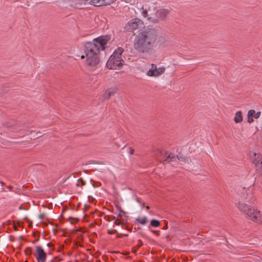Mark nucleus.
Listing matches in <instances>:
<instances>
[{
  "label": "nucleus",
  "mask_w": 262,
  "mask_h": 262,
  "mask_svg": "<svg viewBox=\"0 0 262 262\" xmlns=\"http://www.w3.org/2000/svg\"><path fill=\"white\" fill-rule=\"evenodd\" d=\"M110 40L108 35L101 36L93 39L92 42H85L79 44L74 52L76 57L81 59L86 58L85 63L89 68L96 67L100 62L99 55Z\"/></svg>",
  "instance_id": "1"
},
{
  "label": "nucleus",
  "mask_w": 262,
  "mask_h": 262,
  "mask_svg": "<svg viewBox=\"0 0 262 262\" xmlns=\"http://www.w3.org/2000/svg\"><path fill=\"white\" fill-rule=\"evenodd\" d=\"M156 35L154 30L148 29L139 33L135 37L134 46L139 52H148L156 40Z\"/></svg>",
  "instance_id": "2"
},
{
  "label": "nucleus",
  "mask_w": 262,
  "mask_h": 262,
  "mask_svg": "<svg viewBox=\"0 0 262 262\" xmlns=\"http://www.w3.org/2000/svg\"><path fill=\"white\" fill-rule=\"evenodd\" d=\"M124 52L123 48L118 47L109 57L106 62V66L110 69H120L123 66L124 61L122 58V54Z\"/></svg>",
  "instance_id": "3"
},
{
  "label": "nucleus",
  "mask_w": 262,
  "mask_h": 262,
  "mask_svg": "<svg viewBox=\"0 0 262 262\" xmlns=\"http://www.w3.org/2000/svg\"><path fill=\"white\" fill-rule=\"evenodd\" d=\"M168 13V11L165 9H161L158 10L156 12V15L157 18H155L152 16L148 17L147 11L143 10L142 12V15L144 17H147V19L150 22L155 23L158 21L159 20L164 19Z\"/></svg>",
  "instance_id": "4"
},
{
  "label": "nucleus",
  "mask_w": 262,
  "mask_h": 262,
  "mask_svg": "<svg viewBox=\"0 0 262 262\" xmlns=\"http://www.w3.org/2000/svg\"><path fill=\"white\" fill-rule=\"evenodd\" d=\"M165 71V68L164 67H157L155 64L152 63L146 74L148 76L157 77L161 75Z\"/></svg>",
  "instance_id": "5"
},
{
  "label": "nucleus",
  "mask_w": 262,
  "mask_h": 262,
  "mask_svg": "<svg viewBox=\"0 0 262 262\" xmlns=\"http://www.w3.org/2000/svg\"><path fill=\"white\" fill-rule=\"evenodd\" d=\"M252 163L255 165L256 169L259 170L262 174V155L260 153L251 151L249 154Z\"/></svg>",
  "instance_id": "6"
},
{
  "label": "nucleus",
  "mask_w": 262,
  "mask_h": 262,
  "mask_svg": "<svg viewBox=\"0 0 262 262\" xmlns=\"http://www.w3.org/2000/svg\"><path fill=\"white\" fill-rule=\"evenodd\" d=\"M142 24V20L138 18L132 19L125 26L124 30L126 32H133L141 26Z\"/></svg>",
  "instance_id": "7"
},
{
  "label": "nucleus",
  "mask_w": 262,
  "mask_h": 262,
  "mask_svg": "<svg viewBox=\"0 0 262 262\" xmlns=\"http://www.w3.org/2000/svg\"><path fill=\"white\" fill-rule=\"evenodd\" d=\"M247 217L256 223H262V212L254 208L248 213Z\"/></svg>",
  "instance_id": "8"
},
{
  "label": "nucleus",
  "mask_w": 262,
  "mask_h": 262,
  "mask_svg": "<svg viewBox=\"0 0 262 262\" xmlns=\"http://www.w3.org/2000/svg\"><path fill=\"white\" fill-rule=\"evenodd\" d=\"M161 154L163 155L164 158H165V160H169L170 161H175L177 160H178L180 161L188 163L189 161V159L187 157L183 156H180L179 157L178 156H175L173 154L168 155L166 151L163 150L161 151Z\"/></svg>",
  "instance_id": "9"
},
{
  "label": "nucleus",
  "mask_w": 262,
  "mask_h": 262,
  "mask_svg": "<svg viewBox=\"0 0 262 262\" xmlns=\"http://www.w3.org/2000/svg\"><path fill=\"white\" fill-rule=\"evenodd\" d=\"M36 252L34 256L37 262H46L47 259V253L40 246H37L35 247Z\"/></svg>",
  "instance_id": "10"
},
{
  "label": "nucleus",
  "mask_w": 262,
  "mask_h": 262,
  "mask_svg": "<svg viewBox=\"0 0 262 262\" xmlns=\"http://www.w3.org/2000/svg\"><path fill=\"white\" fill-rule=\"evenodd\" d=\"M261 112L260 111L256 112L254 110H250L247 114V121L249 123L253 122L254 119H257L260 117Z\"/></svg>",
  "instance_id": "11"
},
{
  "label": "nucleus",
  "mask_w": 262,
  "mask_h": 262,
  "mask_svg": "<svg viewBox=\"0 0 262 262\" xmlns=\"http://www.w3.org/2000/svg\"><path fill=\"white\" fill-rule=\"evenodd\" d=\"M237 208L241 212L248 216V213L250 211L252 207L245 203H239L237 205Z\"/></svg>",
  "instance_id": "12"
},
{
  "label": "nucleus",
  "mask_w": 262,
  "mask_h": 262,
  "mask_svg": "<svg viewBox=\"0 0 262 262\" xmlns=\"http://www.w3.org/2000/svg\"><path fill=\"white\" fill-rule=\"evenodd\" d=\"M243 120V116L241 111H238L235 113L234 121L235 123H240Z\"/></svg>",
  "instance_id": "13"
},
{
  "label": "nucleus",
  "mask_w": 262,
  "mask_h": 262,
  "mask_svg": "<svg viewBox=\"0 0 262 262\" xmlns=\"http://www.w3.org/2000/svg\"><path fill=\"white\" fill-rule=\"evenodd\" d=\"M93 1L94 0H82V2L80 3H76L75 7L77 8V9H81L82 6L86 3H90L93 5Z\"/></svg>",
  "instance_id": "14"
},
{
  "label": "nucleus",
  "mask_w": 262,
  "mask_h": 262,
  "mask_svg": "<svg viewBox=\"0 0 262 262\" xmlns=\"http://www.w3.org/2000/svg\"><path fill=\"white\" fill-rule=\"evenodd\" d=\"M107 3L106 2L105 0H94L93 1V5L95 6H101L107 5Z\"/></svg>",
  "instance_id": "15"
},
{
  "label": "nucleus",
  "mask_w": 262,
  "mask_h": 262,
  "mask_svg": "<svg viewBox=\"0 0 262 262\" xmlns=\"http://www.w3.org/2000/svg\"><path fill=\"white\" fill-rule=\"evenodd\" d=\"M137 222L142 225H145L148 222V218L146 216L139 217L136 219Z\"/></svg>",
  "instance_id": "16"
},
{
  "label": "nucleus",
  "mask_w": 262,
  "mask_h": 262,
  "mask_svg": "<svg viewBox=\"0 0 262 262\" xmlns=\"http://www.w3.org/2000/svg\"><path fill=\"white\" fill-rule=\"evenodd\" d=\"M160 223L158 220H152L150 221V225L154 227H158L160 226Z\"/></svg>",
  "instance_id": "17"
},
{
  "label": "nucleus",
  "mask_w": 262,
  "mask_h": 262,
  "mask_svg": "<svg viewBox=\"0 0 262 262\" xmlns=\"http://www.w3.org/2000/svg\"><path fill=\"white\" fill-rule=\"evenodd\" d=\"M82 2V0H74L73 2V4H71V6L75 7V8H77L75 7V5L76 3L79 4L80 3Z\"/></svg>",
  "instance_id": "18"
},
{
  "label": "nucleus",
  "mask_w": 262,
  "mask_h": 262,
  "mask_svg": "<svg viewBox=\"0 0 262 262\" xmlns=\"http://www.w3.org/2000/svg\"><path fill=\"white\" fill-rule=\"evenodd\" d=\"M112 93V89H108L106 92V94L107 95V97H110Z\"/></svg>",
  "instance_id": "19"
},
{
  "label": "nucleus",
  "mask_w": 262,
  "mask_h": 262,
  "mask_svg": "<svg viewBox=\"0 0 262 262\" xmlns=\"http://www.w3.org/2000/svg\"><path fill=\"white\" fill-rule=\"evenodd\" d=\"M45 215V214L44 213H40V214H39L38 217L40 220H42L44 217Z\"/></svg>",
  "instance_id": "20"
},
{
  "label": "nucleus",
  "mask_w": 262,
  "mask_h": 262,
  "mask_svg": "<svg viewBox=\"0 0 262 262\" xmlns=\"http://www.w3.org/2000/svg\"><path fill=\"white\" fill-rule=\"evenodd\" d=\"M167 229V225H166L163 228V229Z\"/></svg>",
  "instance_id": "21"
},
{
  "label": "nucleus",
  "mask_w": 262,
  "mask_h": 262,
  "mask_svg": "<svg viewBox=\"0 0 262 262\" xmlns=\"http://www.w3.org/2000/svg\"><path fill=\"white\" fill-rule=\"evenodd\" d=\"M133 152H134V150L133 149H130V153L131 154H132L133 153Z\"/></svg>",
  "instance_id": "22"
},
{
  "label": "nucleus",
  "mask_w": 262,
  "mask_h": 262,
  "mask_svg": "<svg viewBox=\"0 0 262 262\" xmlns=\"http://www.w3.org/2000/svg\"><path fill=\"white\" fill-rule=\"evenodd\" d=\"M50 245H51V244H50V243H48V244H47V246H48V247H50Z\"/></svg>",
  "instance_id": "23"
},
{
  "label": "nucleus",
  "mask_w": 262,
  "mask_h": 262,
  "mask_svg": "<svg viewBox=\"0 0 262 262\" xmlns=\"http://www.w3.org/2000/svg\"><path fill=\"white\" fill-rule=\"evenodd\" d=\"M243 190H244V191H246V192H247V191L246 189H245V187H244V188H243Z\"/></svg>",
  "instance_id": "24"
},
{
  "label": "nucleus",
  "mask_w": 262,
  "mask_h": 262,
  "mask_svg": "<svg viewBox=\"0 0 262 262\" xmlns=\"http://www.w3.org/2000/svg\"><path fill=\"white\" fill-rule=\"evenodd\" d=\"M146 209H149V207L148 206H146Z\"/></svg>",
  "instance_id": "25"
},
{
  "label": "nucleus",
  "mask_w": 262,
  "mask_h": 262,
  "mask_svg": "<svg viewBox=\"0 0 262 262\" xmlns=\"http://www.w3.org/2000/svg\"><path fill=\"white\" fill-rule=\"evenodd\" d=\"M40 134H41V133H39V135L38 136V137H39V136H41V135H40Z\"/></svg>",
  "instance_id": "26"
}]
</instances>
